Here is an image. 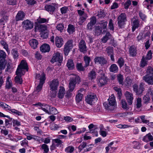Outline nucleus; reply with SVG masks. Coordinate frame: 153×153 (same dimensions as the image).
Instances as JSON below:
<instances>
[{"mask_svg": "<svg viewBox=\"0 0 153 153\" xmlns=\"http://www.w3.org/2000/svg\"><path fill=\"white\" fill-rule=\"evenodd\" d=\"M28 70V68L26 61L22 60L19 65L16 72L17 76L15 77V81L16 83L20 84L22 83L23 81L21 76L25 74V70L27 71Z\"/></svg>", "mask_w": 153, "mask_h": 153, "instance_id": "f257e3e1", "label": "nucleus"}, {"mask_svg": "<svg viewBox=\"0 0 153 153\" xmlns=\"http://www.w3.org/2000/svg\"><path fill=\"white\" fill-rule=\"evenodd\" d=\"M108 102H105L103 105L105 108L109 111H113L117 108L116 102L115 97L113 95H112L108 99Z\"/></svg>", "mask_w": 153, "mask_h": 153, "instance_id": "f03ea898", "label": "nucleus"}, {"mask_svg": "<svg viewBox=\"0 0 153 153\" xmlns=\"http://www.w3.org/2000/svg\"><path fill=\"white\" fill-rule=\"evenodd\" d=\"M70 75L69 90L70 91H72L74 89L76 84L79 83L80 82V78L79 76L76 74H72Z\"/></svg>", "mask_w": 153, "mask_h": 153, "instance_id": "7ed1b4c3", "label": "nucleus"}, {"mask_svg": "<svg viewBox=\"0 0 153 153\" xmlns=\"http://www.w3.org/2000/svg\"><path fill=\"white\" fill-rule=\"evenodd\" d=\"M144 85V83L142 82L140 83L139 86L136 84L133 85V91L136 95L140 96L142 95L143 92L145 90Z\"/></svg>", "mask_w": 153, "mask_h": 153, "instance_id": "20e7f679", "label": "nucleus"}, {"mask_svg": "<svg viewBox=\"0 0 153 153\" xmlns=\"http://www.w3.org/2000/svg\"><path fill=\"white\" fill-rule=\"evenodd\" d=\"M98 73L100 74V76H99L98 83L100 86H102L106 83L108 79L102 70H99Z\"/></svg>", "mask_w": 153, "mask_h": 153, "instance_id": "39448f33", "label": "nucleus"}, {"mask_svg": "<svg viewBox=\"0 0 153 153\" xmlns=\"http://www.w3.org/2000/svg\"><path fill=\"white\" fill-rule=\"evenodd\" d=\"M97 100L96 95L94 94H88L85 98V100L88 104H93Z\"/></svg>", "mask_w": 153, "mask_h": 153, "instance_id": "423d86ee", "label": "nucleus"}, {"mask_svg": "<svg viewBox=\"0 0 153 153\" xmlns=\"http://www.w3.org/2000/svg\"><path fill=\"white\" fill-rule=\"evenodd\" d=\"M63 57L62 54L59 52L55 53L53 56V58L51 60V62L54 63L56 62H58L59 63H61Z\"/></svg>", "mask_w": 153, "mask_h": 153, "instance_id": "0eeeda50", "label": "nucleus"}, {"mask_svg": "<svg viewBox=\"0 0 153 153\" xmlns=\"http://www.w3.org/2000/svg\"><path fill=\"white\" fill-rule=\"evenodd\" d=\"M78 47L79 51L84 53L87 51V48L86 45V43L85 41L82 39L79 42Z\"/></svg>", "mask_w": 153, "mask_h": 153, "instance_id": "6e6552de", "label": "nucleus"}, {"mask_svg": "<svg viewBox=\"0 0 153 153\" xmlns=\"http://www.w3.org/2000/svg\"><path fill=\"white\" fill-rule=\"evenodd\" d=\"M23 27L26 30H30L33 27V23L28 19L24 20L22 22Z\"/></svg>", "mask_w": 153, "mask_h": 153, "instance_id": "1a4fd4ad", "label": "nucleus"}, {"mask_svg": "<svg viewBox=\"0 0 153 153\" xmlns=\"http://www.w3.org/2000/svg\"><path fill=\"white\" fill-rule=\"evenodd\" d=\"M140 21L134 17L131 19V25L132 26V30L134 32L136 28H138L140 25Z\"/></svg>", "mask_w": 153, "mask_h": 153, "instance_id": "9d476101", "label": "nucleus"}, {"mask_svg": "<svg viewBox=\"0 0 153 153\" xmlns=\"http://www.w3.org/2000/svg\"><path fill=\"white\" fill-rule=\"evenodd\" d=\"M57 7V4L55 3L47 4L45 6V10L50 13L52 14L54 12L55 7Z\"/></svg>", "mask_w": 153, "mask_h": 153, "instance_id": "9b49d317", "label": "nucleus"}, {"mask_svg": "<svg viewBox=\"0 0 153 153\" xmlns=\"http://www.w3.org/2000/svg\"><path fill=\"white\" fill-rule=\"evenodd\" d=\"M73 47L72 41L71 40L68 41L65 44L64 48V52L66 56L68 55V53Z\"/></svg>", "mask_w": 153, "mask_h": 153, "instance_id": "f8f14e48", "label": "nucleus"}, {"mask_svg": "<svg viewBox=\"0 0 153 153\" xmlns=\"http://www.w3.org/2000/svg\"><path fill=\"white\" fill-rule=\"evenodd\" d=\"M63 142L59 139H53L52 142V144L51 146L50 149L52 151L55 149L56 147H58L60 145L62 144Z\"/></svg>", "mask_w": 153, "mask_h": 153, "instance_id": "ddd939ff", "label": "nucleus"}, {"mask_svg": "<svg viewBox=\"0 0 153 153\" xmlns=\"http://www.w3.org/2000/svg\"><path fill=\"white\" fill-rule=\"evenodd\" d=\"M125 95L128 104L131 105L134 99L133 94L130 92L126 91L125 93Z\"/></svg>", "mask_w": 153, "mask_h": 153, "instance_id": "4468645a", "label": "nucleus"}, {"mask_svg": "<svg viewBox=\"0 0 153 153\" xmlns=\"http://www.w3.org/2000/svg\"><path fill=\"white\" fill-rule=\"evenodd\" d=\"M59 82L57 79H53L50 84V89L52 91H56L59 85Z\"/></svg>", "mask_w": 153, "mask_h": 153, "instance_id": "2eb2a0df", "label": "nucleus"}, {"mask_svg": "<svg viewBox=\"0 0 153 153\" xmlns=\"http://www.w3.org/2000/svg\"><path fill=\"white\" fill-rule=\"evenodd\" d=\"M95 63H98L101 65L105 64L107 61L105 59L103 56H96L94 59Z\"/></svg>", "mask_w": 153, "mask_h": 153, "instance_id": "dca6fc26", "label": "nucleus"}, {"mask_svg": "<svg viewBox=\"0 0 153 153\" xmlns=\"http://www.w3.org/2000/svg\"><path fill=\"white\" fill-rule=\"evenodd\" d=\"M90 22L87 24V28L88 30H92V27L96 24V19L93 16L91 17L90 19Z\"/></svg>", "mask_w": 153, "mask_h": 153, "instance_id": "f3484780", "label": "nucleus"}, {"mask_svg": "<svg viewBox=\"0 0 153 153\" xmlns=\"http://www.w3.org/2000/svg\"><path fill=\"white\" fill-rule=\"evenodd\" d=\"M143 79L149 85H153V75L152 76L145 75L143 77Z\"/></svg>", "mask_w": 153, "mask_h": 153, "instance_id": "a211bd4d", "label": "nucleus"}, {"mask_svg": "<svg viewBox=\"0 0 153 153\" xmlns=\"http://www.w3.org/2000/svg\"><path fill=\"white\" fill-rule=\"evenodd\" d=\"M25 13L22 11H19L16 16V21L23 20L25 17Z\"/></svg>", "mask_w": 153, "mask_h": 153, "instance_id": "6ab92c4d", "label": "nucleus"}, {"mask_svg": "<svg viewBox=\"0 0 153 153\" xmlns=\"http://www.w3.org/2000/svg\"><path fill=\"white\" fill-rule=\"evenodd\" d=\"M65 93V88L62 86H60L57 94V97L59 98L62 99L63 98Z\"/></svg>", "mask_w": 153, "mask_h": 153, "instance_id": "aec40b11", "label": "nucleus"}, {"mask_svg": "<svg viewBox=\"0 0 153 153\" xmlns=\"http://www.w3.org/2000/svg\"><path fill=\"white\" fill-rule=\"evenodd\" d=\"M63 44L62 39L58 36H56L55 38V44L56 46L58 48H60Z\"/></svg>", "mask_w": 153, "mask_h": 153, "instance_id": "412c9836", "label": "nucleus"}, {"mask_svg": "<svg viewBox=\"0 0 153 153\" xmlns=\"http://www.w3.org/2000/svg\"><path fill=\"white\" fill-rule=\"evenodd\" d=\"M50 49L49 45L47 44H44L40 47V51L42 52H48L49 51Z\"/></svg>", "mask_w": 153, "mask_h": 153, "instance_id": "4be33fe9", "label": "nucleus"}, {"mask_svg": "<svg viewBox=\"0 0 153 153\" xmlns=\"http://www.w3.org/2000/svg\"><path fill=\"white\" fill-rule=\"evenodd\" d=\"M129 52L130 56L132 57L135 56L137 53L136 48L134 46H132L130 47Z\"/></svg>", "mask_w": 153, "mask_h": 153, "instance_id": "5701e85b", "label": "nucleus"}, {"mask_svg": "<svg viewBox=\"0 0 153 153\" xmlns=\"http://www.w3.org/2000/svg\"><path fill=\"white\" fill-rule=\"evenodd\" d=\"M111 35L110 33L108 32H107L105 35L101 39V41L103 43H105L107 41L111 38Z\"/></svg>", "mask_w": 153, "mask_h": 153, "instance_id": "b1692460", "label": "nucleus"}, {"mask_svg": "<svg viewBox=\"0 0 153 153\" xmlns=\"http://www.w3.org/2000/svg\"><path fill=\"white\" fill-rule=\"evenodd\" d=\"M29 44L33 48L35 49L37 47L38 42L36 39H33L29 41Z\"/></svg>", "mask_w": 153, "mask_h": 153, "instance_id": "393cba45", "label": "nucleus"}, {"mask_svg": "<svg viewBox=\"0 0 153 153\" xmlns=\"http://www.w3.org/2000/svg\"><path fill=\"white\" fill-rule=\"evenodd\" d=\"M153 140V137L150 133H149L144 136L143 138V140L146 142H148Z\"/></svg>", "mask_w": 153, "mask_h": 153, "instance_id": "a878e982", "label": "nucleus"}, {"mask_svg": "<svg viewBox=\"0 0 153 153\" xmlns=\"http://www.w3.org/2000/svg\"><path fill=\"white\" fill-rule=\"evenodd\" d=\"M110 72L114 73H117L118 71V68L116 64H112L109 68Z\"/></svg>", "mask_w": 153, "mask_h": 153, "instance_id": "bb28decb", "label": "nucleus"}, {"mask_svg": "<svg viewBox=\"0 0 153 153\" xmlns=\"http://www.w3.org/2000/svg\"><path fill=\"white\" fill-rule=\"evenodd\" d=\"M84 61L85 62L84 67L86 68L89 66L90 62L91 61V58L87 56H85L84 57Z\"/></svg>", "mask_w": 153, "mask_h": 153, "instance_id": "cd10ccee", "label": "nucleus"}, {"mask_svg": "<svg viewBox=\"0 0 153 153\" xmlns=\"http://www.w3.org/2000/svg\"><path fill=\"white\" fill-rule=\"evenodd\" d=\"M41 109L44 111L46 113L48 114H49V109H50V108L51 107L49 105H48L46 104H42L41 105Z\"/></svg>", "mask_w": 153, "mask_h": 153, "instance_id": "c85d7f7f", "label": "nucleus"}, {"mask_svg": "<svg viewBox=\"0 0 153 153\" xmlns=\"http://www.w3.org/2000/svg\"><path fill=\"white\" fill-rule=\"evenodd\" d=\"M88 17V14H84V15L80 16L78 22L79 25H82L83 23L86 20Z\"/></svg>", "mask_w": 153, "mask_h": 153, "instance_id": "c756f323", "label": "nucleus"}, {"mask_svg": "<svg viewBox=\"0 0 153 153\" xmlns=\"http://www.w3.org/2000/svg\"><path fill=\"white\" fill-rule=\"evenodd\" d=\"M117 21L126 22L127 21V18L125 13H121L118 17Z\"/></svg>", "mask_w": 153, "mask_h": 153, "instance_id": "7c9ffc66", "label": "nucleus"}, {"mask_svg": "<svg viewBox=\"0 0 153 153\" xmlns=\"http://www.w3.org/2000/svg\"><path fill=\"white\" fill-rule=\"evenodd\" d=\"M88 77L89 79L92 80L96 78V74L95 71L92 70L88 74Z\"/></svg>", "mask_w": 153, "mask_h": 153, "instance_id": "2f4dec72", "label": "nucleus"}, {"mask_svg": "<svg viewBox=\"0 0 153 153\" xmlns=\"http://www.w3.org/2000/svg\"><path fill=\"white\" fill-rule=\"evenodd\" d=\"M102 29L99 26L96 27L94 30L95 35L98 36L100 35L101 33H102Z\"/></svg>", "mask_w": 153, "mask_h": 153, "instance_id": "473e14b6", "label": "nucleus"}, {"mask_svg": "<svg viewBox=\"0 0 153 153\" xmlns=\"http://www.w3.org/2000/svg\"><path fill=\"white\" fill-rule=\"evenodd\" d=\"M1 45L3 47V48L5 49L7 52H10L8 48V45L7 42L3 39L1 40L0 41Z\"/></svg>", "mask_w": 153, "mask_h": 153, "instance_id": "72a5a7b5", "label": "nucleus"}, {"mask_svg": "<svg viewBox=\"0 0 153 153\" xmlns=\"http://www.w3.org/2000/svg\"><path fill=\"white\" fill-rule=\"evenodd\" d=\"M100 25L101 27L103 29V30L102 31V33L104 34L106 32V27L107 24V22H103L100 23Z\"/></svg>", "mask_w": 153, "mask_h": 153, "instance_id": "f704fd0d", "label": "nucleus"}, {"mask_svg": "<svg viewBox=\"0 0 153 153\" xmlns=\"http://www.w3.org/2000/svg\"><path fill=\"white\" fill-rule=\"evenodd\" d=\"M67 66L69 70L73 69L74 68V65L73 61L72 59L69 60L67 63Z\"/></svg>", "mask_w": 153, "mask_h": 153, "instance_id": "c9c22d12", "label": "nucleus"}, {"mask_svg": "<svg viewBox=\"0 0 153 153\" xmlns=\"http://www.w3.org/2000/svg\"><path fill=\"white\" fill-rule=\"evenodd\" d=\"M75 31V28L74 26L72 25L69 24L68 25L67 31L70 34H71Z\"/></svg>", "mask_w": 153, "mask_h": 153, "instance_id": "e433bc0d", "label": "nucleus"}, {"mask_svg": "<svg viewBox=\"0 0 153 153\" xmlns=\"http://www.w3.org/2000/svg\"><path fill=\"white\" fill-rule=\"evenodd\" d=\"M11 53L14 59H17L19 56V53L16 48L13 49L11 50Z\"/></svg>", "mask_w": 153, "mask_h": 153, "instance_id": "4c0bfd02", "label": "nucleus"}, {"mask_svg": "<svg viewBox=\"0 0 153 153\" xmlns=\"http://www.w3.org/2000/svg\"><path fill=\"white\" fill-rule=\"evenodd\" d=\"M146 75L149 76H152L153 75V68L151 66L148 67L146 71Z\"/></svg>", "mask_w": 153, "mask_h": 153, "instance_id": "58836bf2", "label": "nucleus"}, {"mask_svg": "<svg viewBox=\"0 0 153 153\" xmlns=\"http://www.w3.org/2000/svg\"><path fill=\"white\" fill-rule=\"evenodd\" d=\"M136 108H140L142 106V100L141 98L138 97L137 99L136 102Z\"/></svg>", "mask_w": 153, "mask_h": 153, "instance_id": "ea45409f", "label": "nucleus"}, {"mask_svg": "<svg viewBox=\"0 0 153 153\" xmlns=\"http://www.w3.org/2000/svg\"><path fill=\"white\" fill-rule=\"evenodd\" d=\"M10 78L8 77L7 78L5 87L7 89L10 88L12 86V84L11 81H10Z\"/></svg>", "mask_w": 153, "mask_h": 153, "instance_id": "a19ab883", "label": "nucleus"}, {"mask_svg": "<svg viewBox=\"0 0 153 153\" xmlns=\"http://www.w3.org/2000/svg\"><path fill=\"white\" fill-rule=\"evenodd\" d=\"M117 80L120 84L123 85V77L122 75L120 74H119L117 76Z\"/></svg>", "mask_w": 153, "mask_h": 153, "instance_id": "79ce46f5", "label": "nucleus"}, {"mask_svg": "<svg viewBox=\"0 0 153 153\" xmlns=\"http://www.w3.org/2000/svg\"><path fill=\"white\" fill-rule=\"evenodd\" d=\"M85 67L83 66L82 63H77L76 65V68L77 70L79 71H83L85 70Z\"/></svg>", "mask_w": 153, "mask_h": 153, "instance_id": "37998d69", "label": "nucleus"}, {"mask_svg": "<svg viewBox=\"0 0 153 153\" xmlns=\"http://www.w3.org/2000/svg\"><path fill=\"white\" fill-rule=\"evenodd\" d=\"M7 61L6 60H0V68L1 69H4L6 66Z\"/></svg>", "mask_w": 153, "mask_h": 153, "instance_id": "c03bdc74", "label": "nucleus"}, {"mask_svg": "<svg viewBox=\"0 0 153 153\" xmlns=\"http://www.w3.org/2000/svg\"><path fill=\"white\" fill-rule=\"evenodd\" d=\"M147 65V61L146 58L143 56L142 58L140 63V66L142 68L144 67Z\"/></svg>", "mask_w": 153, "mask_h": 153, "instance_id": "a18cd8bd", "label": "nucleus"}, {"mask_svg": "<svg viewBox=\"0 0 153 153\" xmlns=\"http://www.w3.org/2000/svg\"><path fill=\"white\" fill-rule=\"evenodd\" d=\"M6 54L3 50H0V60H6Z\"/></svg>", "mask_w": 153, "mask_h": 153, "instance_id": "49530a36", "label": "nucleus"}, {"mask_svg": "<svg viewBox=\"0 0 153 153\" xmlns=\"http://www.w3.org/2000/svg\"><path fill=\"white\" fill-rule=\"evenodd\" d=\"M143 103L147 104L150 101V97L148 94H146L143 97Z\"/></svg>", "mask_w": 153, "mask_h": 153, "instance_id": "de8ad7c7", "label": "nucleus"}, {"mask_svg": "<svg viewBox=\"0 0 153 153\" xmlns=\"http://www.w3.org/2000/svg\"><path fill=\"white\" fill-rule=\"evenodd\" d=\"M114 90H115L117 92V94L119 98L120 99L121 98L122 93H121V90L120 88H118L117 87H114Z\"/></svg>", "mask_w": 153, "mask_h": 153, "instance_id": "09e8293b", "label": "nucleus"}, {"mask_svg": "<svg viewBox=\"0 0 153 153\" xmlns=\"http://www.w3.org/2000/svg\"><path fill=\"white\" fill-rule=\"evenodd\" d=\"M117 63L118 64L120 68H121L124 65V61L122 58L120 57L118 59Z\"/></svg>", "mask_w": 153, "mask_h": 153, "instance_id": "8fccbe9b", "label": "nucleus"}, {"mask_svg": "<svg viewBox=\"0 0 153 153\" xmlns=\"http://www.w3.org/2000/svg\"><path fill=\"white\" fill-rule=\"evenodd\" d=\"M121 103L122 104V107L124 109L126 110H128L129 109V107L126 102L123 100H121Z\"/></svg>", "mask_w": 153, "mask_h": 153, "instance_id": "3c124183", "label": "nucleus"}, {"mask_svg": "<svg viewBox=\"0 0 153 153\" xmlns=\"http://www.w3.org/2000/svg\"><path fill=\"white\" fill-rule=\"evenodd\" d=\"M89 147V146L87 145L85 142H83L79 146L78 149L80 151H81L82 149L85 147Z\"/></svg>", "mask_w": 153, "mask_h": 153, "instance_id": "603ef678", "label": "nucleus"}, {"mask_svg": "<svg viewBox=\"0 0 153 153\" xmlns=\"http://www.w3.org/2000/svg\"><path fill=\"white\" fill-rule=\"evenodd\" d=\"M49 111L50 112L49 114H55L57 113V111L56 108L53 107L51 108V107H50Z\"/></svg>", "mask_w": 153, "mask_h": 153, "instance_id": "864d4df0", "label": "nucleus"}, {"mask_svg": "<svg viewBox=\"0 0 153 153\" xmlns=\"http://www.w3.org/2000/svg\"><path fill=\"white\" fill-rule=\"evenodd\" d=\"M74 148L73 147L69 146L65 148V151L66 152L71 153L74 151Z\"/></svg>", "mask_w": 153, "mask_h": 153, "instance_id": "5fc2aeb1", "label": "nucleus"}, {"mask_svg": "<svg viewBox=\"0 0 153 153\" xmlns=\"http://www.w3.org/2000/svg\"><path fill=\"white\" fill-rule=\"evenodd\" d=\"M83 94H78L76 96V100L77 102H79L81 101L82 98Z\"/></svg>", "mask_w": 153, "mask_h": 153, "instance_id": "6e6d98bb", "label": "nucleus"}, {"mask_svg": "<svg viewBox=\"0 0 153 153\" xmlns=\"http://www.w3.org/2000/svg\"><path fill=\"white\" fill-rule=\"evenodd\" d=\"M60 10L62 14L66 13L68 11V7L66 6L62 7L60 9Z\"/></svg>", "mask_w": 153, "mask_h": 153, "instance_id": "4d7b16f0", "label": "nucleus"}, {"mask_svg": "<svg viewBox=\"0 0 153 153\" xmlns=\"http://www.w3.org/2000/svg\"><path fill=\"white\" fill-rule=\"evenodd\" d=\"M131 80L128 78H127L126 79V80L124 83H123V85H124L125 86H129L131 85Z\"/></svg>", "mask_w": 153, "mask_h": 153, "instance_id": "13d9d810", "label": "nucleus"}, {"mask_svg": "<svg viewBox=\"0 0 153 153\" xmlns=\"http://www.w3.org/2000/svg\"><path fill=\"white\" fill-rule=\"evenodd\" d=\"M45 79V75L44 73H42L40 78V82L41 84H43Z\"/></svg>", "mask_w": 153, "mask_h": 153, "instance_id": "bf43d9fd", "label": "nucleus"}, {"mask_svg": "<svg viewBox=\"0 0 153 153\" xmlns=\"http://www.w3.org/2000/svg\"><path fill=\"white\" fill-rule=\"evenodd\" d=\"M117 21V23L119 28H124L125 27V25L126 24L125 22L119 21Z\"/></svg>", "mask_w": 153, "mask_h": 153, "instance_id": "052dcab7", "label": "nucleus"}, {"mask_svg": "<svg viewBox=\"0 0 153 153\" xmlns=\"http://www.w3.org/2000/svg\"><path fill=\"white\" fill-rule=\"evenodd\" d=\"M56 28L58 30L62 32L64 28V26L62 24L60 23L57 25Z\"/></svg>", "mask_w": 153, "mask_h": 153, "instance_id": "680f3d73", "label": "nucleus"}, {"mask_svg": "<svg viewBox=\"0 0 153 153\" xmlns=\"http://www.w3.org/2000/svg\"><path fill=\"white\" fill-rule=\"evenodd\" d=\"M10 111L13 114H15L18 116H21L22 115V113L15 109H12Z\"/></svg>", "mask_w": 153, "mask_h": 153, "instance_id": "e2e57ef3", "label": "nucleus"}, {"mask_svg": "<svg viewBox=\"0 0 153 153\" xmlns=\"http://www.w3.org/2000/svg\"><path fill=\"white\" fill-rule=\"evenodd\" d=\"M10 120L8 119H6L5 120V127H6L7 128H10L11 127L12 123H10Z\"/></svg>", "mask_w": 153, "mask_h": 153, "instance_id": "0e129e2a", "label": "nucleus"}, {"mask_svg": "<svg viewBox=\"0 0 153 153\" xmlns=\"http://www.w3.org/2000/svg\"><path fill=\"white\" fill-rule=\"evenodd\" d=\"M42 149L44 150V151L46 153H48L49 151L48 146L46 144H44L42 146Z\"/></svg>", "mask_w": 153, "mask_h": 153, "instance_id": "69168bd1", "label": "nucleus"}, {"mask_svg": "<svg viewBox=\"0 0 153 153\" xmlns=\"http://www.w3.org/2000/svg\"><path fill=\"white\" fill-rule=\"evenodd\" d=\"M106 52L108 56L114 53L113 49L110 47H108L107 48Z\"/></svg>", "mask_w": 153, "mask_h": 153, "instance_id": "338daca9", "label": "nucleus"}, {"mask_svg": "<svg viewBox=\"0 0 153 153\" xmlns=\"http://www.w3.org/2000/svg\"><path fill=\"white\" fill-rule=\"evenodd\" d=\"M3 129H1V133L4 135L6 136L8 134V130L6 129V128L5 126H3Z\"/></svg>", "mask_w": 153, "mask_h": 153, "instance_id": "774afa93", "label": "nucleus"}]
</instances>
